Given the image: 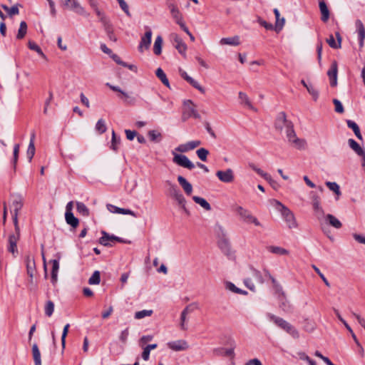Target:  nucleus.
<instances>
[{
    "label": "nucleus",
    "mask_w": 365,
    "mask_h": 365,
    "mask_svg": "<svg viewBox=\"0 0 365 365\" xmlns=\"http://www.w3.org/2000/svg\"><path fill=\"white\" fill-rule=\"evenodd\" d=\"M267 250L270 252L279 255H287L289 254V251L287 250L277 246H269L267 247Z\"/></svg>",
    "instance_id": "43"
},
{
    "label": "nucleus",
    "mask_w": 365,
    "mask_h": 365,
    "mask_svg": "<svg viewBox=\"0 0 365 365\" xmlns=\"http://www.w3.org/2000/svg\"><path fill=\"white\" fill-rule=\"evenodd\" d=\"M174 46L178 51V52L185 56V51L187 50V46L183 42L182 39L177 34H173Z\"/></svg>",
    "instance_id": "18"
},
{
    "label": "nucleus",
    "mask_w": 365,
    "mask_h": 365,
    "mask_svg": "<svg viewBox=\"0 0 365 365\" xmlns=\"http://www.w3.org/2000/svg\"><path fill=\"white\" fill-rule=\"evenodd\" d=\"M95 7V11L96 13V15L99 18V21L101 22L103 26L110 23V20L108 19V17L104 14V13L101 12L98 8Z\"/></svg>",
    "instance_id": "51"
},
{
    "label": "nucleus",
    "mask_w": 365,
    "mask_h": 365,
    "mask_svg": "<svg viewBox=\"0 0 365 365\" xmlns=\"http://www.w3.org/2000/svg\"><path fill=\"white\" fill-rule=\"evenodd\" d=\"M219 247L220 250L229 257L232 256V252L230 248L229 242L224 239L219 242Z\"/></svg>",
    "instance_id": "29"
},
{
    "label": "nucleus",
    "mask_w": 365,
    "mask_h": 365,
    "mask_svg": "<svg viewBox=\"0 0 365 365\" xmlns=\"http://www.w3.org/2000/svg\"><path fill=\"white\" fill-rule=\"evenodd\" d=\"M54 311V304L51 301H48L45 306V314L48 317H51Z\"/></svg>",
    "instance_id": "57"
},
{
    "label": "nucleus",
    "mask_w": 365,
    "mask_h": 365,
    "mask_svg": "<svg viewBox=\"0 0 365 365\" xmlns=\"http://www.w3.org/2000/svg\"><path fill=\"white\" fill-rule=\"evenodd\" d=\"M249 166L250 168H252V170L255 171L258 175H259L261 177H262L264 180L269 179V178L268 177V173L264 172L262 169L257 168L253 163H250Z\"/></svg>",
    "instance_id": "54"
},
{
    "label": "nucleus",
    "mask_w": 365,
    "mask_h": 365,
    "mask_svg": "<svg viewBox=\"0 0 365 365\" xmlns=\"http://www.w3.org/2000/svg\"><path fill=\"white\" fill-rule=\"evenodd\" d=\"M198 309V305L196 302H193L187 305L181 312L180 315V327L181 329L185 330L187 328L185 327V322L186 320V316L188 313L192 312L195 309Z\"/></svg>",
    "instance_id": "15"
},
{
    "label": "nucleus",
    "mask_w": 365,
    "mask_h": 365,
    "mask_svg": "<svg viewBox=\"0 0 365 365\" xmlns=\"http://www.w3.org/2000/svg\"><path fill=\"white\" fill-rule=\"evenodd\" d=\"M120 142V138H117L114 130L112 131V140H111V145L110 148L112 150L116 151L118 149V144Z\"/></svg>",
    "instance_id": "61"
},
{
    "label": "nucleus",
    "mask_w": 365,
    "mask_h": 365,
    "mask_svg": "<svg viewBox=\"0 0 365 365\" xmlns=\"http://www.w3.org/2000/svg\"><path fill=\"white\" fill-rule=\"evenodd\" d=\"M221 45H229V46H239L240 44V40L239 36H234L232 37L222 38L220 41Z\"/></svg>",
    "instance_id": "27"
},
{
    "label": "nucleus",
    "mask_w": 365,
    "mask_h": 365,
    "mask_svg": "<svg viewBox=\"0 0 365 365\" xmlns=\"http://www.w3.org/2000/svg\"><path fill=\"white\" fill-rule=\"evenodd\" d=\"M26 265L27 274L30 278H34L36 271V263L34 258L30 255L26 257Z\"/></svg>",
    "instance_id": "20"
},
{
    "label": "nucleus",
    "mask_w": 365,
    "mask_h": 365,
    "mask_svg": "<svg viewBox=\"0 0 365 365\" xmlns=\"http://www.w3.org/2000/svg\"><path fill=\"white\" fill-rule=\"evenodd\" d=\"M274 206L281 212L289 228H296L297 226L294 214L289 209L282 205L279 201L274 200Z\"/></svg>",
    "instance_id": "2"
},
{
    "label": "nucleus",
    "mask_w": 365,
    "mask_h": 365,
    "mask_svg": "<svg viewBox=\"0 0 365 365\" xmlns=\"http://www.w3.org/2000/svg\"><path fill=\"white\" fill-rule=\"evenodd\" d=\"M28 46L31 50L35 51L42 58H46V56L43 53L41 48L34 41H29Z\"/></svg>",
    "instance_id": "48"
},
{
    "label": "nucleus",
    "mask_w": 365,
    "mask_h": 365,
    "mask_svg": "<svg viewBox=\"0 0 365 365\" xmlns=\"http://www.w3.org/2000/svg\"><path fill=\"white\" fill-rule=\"evenodd\" d=\"M76 209H77V211L78 212L83 215V216H88L89 215V210L88 208L86 206V205L83 202H76Z\"/></svg>",
    "instance_id": "46"
},
{
    "label": "nucleus",
    "mask_w": 365,
    "mask_h": 365,
    "mask_svg": "<svg viewBox=\"0 0 365 365\" xmlns=\"http://www.w3.org/2000/svg\"><path fill=\"white\" fill-rule=\"evenodd\" d=\"M11 214H12V219L14 225H19L18 222V215L19 211L21 210V209L23 207V198L21 196L19 195H12L11 196Z\"/></svg>",
    "instance_id": "5"
},
{
    "label": "nucleus",
    "mask_w": 365,
    "mask_h": 365,
    "mask_svg": "<svg viewBox=\"0 0 365 365\" xmlns=\"http://www.w3.org/2000/svg\"><path fill=\"white\" fill-rule=\"evenodd\" d=\"M356 27L357 29L358 35H359V46L362 48L364 46V41L365 38V29L364 24L361 20H356Z\"/></svg>",
    "instance_id": "23"
},
{
    "label": "nucleus",
    "mask_w": 365,
    "mask_h": 365,
    "mask_svg": "<svg viewBox=\"0 0 365 365\" xmlns=\"http://www.w3.org/2000/svg\"><path fill=\"white\" fill-rule=\"evenodd\" d=\"M1 7L8 13L9 16L11 17L19 14V13L18 5H14L9 8V6L3 4L1 5Z\"/></svg>",
    "instance_id": "50"
},
{
    "label": "nucleus",
    "mask_w": 365,
    "mask_h": 365,
    "mask_svg": "<svg viewBox=\"0 0 365 365\" xmlns=\"http://www.w3.org/2000/svg\"><path fill=\"white\" fill-rule=\"evenodd\" d=\"M163 38L158 36L155 40L153 46V52L155 55H160L162 52Z\"/></svg>",
    "instance_id": "42"
},
{
    "label": "nucleus",
    "mask_w": 365,
    "mask_h": 365,
    "mask_svg": "<svg viewBox=\"0 0 365 365\" xmlns=\"http://www.w3.org/2000/svg\"><path fill=\"white\" fill-rule=\"evenodd\" d=\"M146 32L145 35L141 38L139 46L138 51L140 53H143L145 50H148L150 48L151 43V38H152V31L150 28L146 27Z\"/></svg>",
    "instance_id": "11"
},
{
    "label": "nucleus",
    "mask_w": 365,
    "mask_h": 365,
    "mask_svg": "<svg viewBox=\"0 0 365 365\" xmlns=\"http://www.w3.org/2000/svg\"><path fill=\"white\" fill-rule=\"evenodd\" d=\"M348 144L349 147L358 155H364V150L359 145V144L356 142L354 139H349Z\"/></svg>",
    "instance_id": "30"
},
{
    "label": "nucleus",
    "mask_w": 365,
    "mask_h": 365,
    "mask_svg": "<svg viewBox=\"0 0 365 365\" xmlns=\"http://www.w3.org/2000/svg\"><path fill=\"white\" fill-rule=\"evenodd\" d=\"M307 90L309 92V93L312 96L313 99L314 101H317L319 97V92L315 87L312 85L309 84V86H307Z\"/></svg>",
    "instance_id": "58"
},
{
    "label": "nucleus",
    "mask_w": 365,
    "mask_h": 365,
    "mask_svg": "<svg viewBox=\"0 0 365 365\" xmlns=\"http://www.w3.org/2000/svg\"><path fill=\"white\" fill-rule=\"evenodd\" d=\"M153 314V310H141L135 313V318L136 319H141L145 317H150Z\"/></svg>",
    "instance_id": "55"
},
{
    "label": "nucleus",
    "mask_w": 365,
    "mask_h": 365,
    "mask_svg": "<svg viewBox=\"0 0 365 365\" xmlns=\"http://www.w3.org/2000/svg\"><path fill=\"white\" fill-rule=\"evenodd\" d=\"M268 319L274 322L277 327L281 328L282 329H284V328L289 325V322L284 320V319L277 317L272 314L268 313L267 314Z\"/></svg>",
    "instance_id": "22"
},
{
    "label": "nucleus",
    "mask_w": 365,
    "mask_h": 365,
    "mask_svg": "<svg viewBox=\"0 0 365 365\" xmlns=\"http://www.w3.org/2000/svg\"><path fill=\"white\" fill-rule=\"evenodd\" d=\"M327 42L329 46L332 48H341V45L335 41V39L332 34H330L329 38L327 39Z\"/></svg>",
    "instance_id": "63"
},
{
    "label": "nucleus",
    "mask_w": 365,
    "mask_h": 365,
    "mask_svg": "<svg viewBox=\"0 0 365 365\" xmlns=\"http://www.w3.org/2000/svg\"><path fill=\"white\" fill-rule=\"evenodd\" d=\"M148 135L150 140L153 142H159L162 139V135L160 132L155 130H149Z\"/></svg>",
    "instance_id": "47"
},
{
    "label": "nucleus",
    "mask_w": 365,
    "mask_h": 365,
    "mask_svg": "<svg viewBox=\"0 0 365 365\" xmlns=\"http://www.w3.org/2000/svg\"><path fill=\"white\" fill-rule=\"evenodd\" d=\"M216 175L219 180L223 182H232L234 180V174L232 169L228 168L226 170H218Z\"/></svg>",
    "instance_id": "16"
},
{
    "label": "nucleus",
    "mask_w": 365,
    "mask_h": 365,
    "mask_svg": "<svg viewBox=\"0 0 365 365\" xmlns=\"http://www.w3.org/2000/svg\"><path fill=\"white\" fill-rule=\"evenodd\" d=\"M346 124L349 128L353 130L354 134L359 140H363L362 135L360 132L359 127L355 122H354L353 120H347Z\"/></svg>",
    "instance_id": "34"
},
{
    "label": "nucleus",
    "mask_w": 365,
    "mask_h": 365,
    "mask_svg": "<svg viewBox=\"0 0 365 365\" xmlns=\"http://www.w3.org/2000/svg\"><path fill=\"white\" fill-rule=\"evenodd\" d=\"M201 145L200 140H192L189 141L186 143L180 144L178 147H176L173 150L175 152H179L180 153H187L190 150H192L199 145Z\"/></svg>",
    "instance_id": "12"
},
{
    "label": "nucleus",
    "mask_w": 365,
    "mask_h": 365,
    "mask_svg": "<svg viewBox=\"0 0 365 365\" xmlns=\"http://www.w3.org/2000/svg\"><path fill=\"white\" fill-rule=\"evenodd\" d=\"M108 209L113 212L118 213V214H123V215H130L135 217H137L136 214L129 209H124V208H120L115 205H107Z\"/></svg>",
    "instance_id": "26"
},
{
    "label": "nucleus",
    "mask_w": 365,
    "mask_h": 365,
    "mask_svg": "<svg viewBox=\"0 0 365 365\" xmlns=\"http://www.w3.org/2000/svg\"><path fill=\"white\" fill-rule=\"evenodd\" d=\"M70 327V324H67L64 326L62 336H61V345H62V351H63L66 347V338L68 332V329Z\"/></svg>",
    "instance_id": "59"
},
{
    "label": "nucleus",
    "mask_w": 365,
    "mask_h": 365,
    "mask_svg": "<svg viewBox=\"0 0 365 365\" xmlns=\"http://www.w3.org/2000/svg\"><path fill=\"white\" fill-rule=\"evenodd\" d=\"M276 291L279 294V307L286 312H289L292 310V305L289 302L287 299L285 297V294L282 290V288L280 285H277L276 287Z\"/></svg>",
    "instance_id": "10"
},
{
    "label": "nucleus",
    "mask_w": 365,
    "mask_h": 365,
    "mask_svg": "<svg viewBox=\"0 0 365 365\" xmlns=\"http://www.w3.org/2000/svg\"><path fill=\"white\" fill-rule=\"evenodd\" d=\"M337 73H338V66L336 61H333L329 69L327 71V76L329 78L330 86L331 87H335L337 85Z\"/></svg>",
    "instance_id": "14"
},
{
    "label": "nucleus",
    "mask_w": 365,
    "mask_h": 365,
    "mask_svg": "<svg viewBox=\"0 0 365 365\" xmlns=\"http://www.w3.org/2000/svg\"><path fill=\"white\" fill-rule=\"evenodd\" d=\"M333 103L335 106V111L339 113H343L344 112V107L338 99L334 98L333 100Z\"/></svg>",
    "instance_id": "64"
},
{
    "label": "nucleus",
    "mask_w": 365,
    "mask_h": 365,
    "mask_svg": "<svg viewBox=\"0 0 365 365\" xmlns=\"http://www.w3.org/2000/svg\"><path fill=\"white\" fill-rule=\"evenodd\" d=\"M225 287L227 289L230 290L232 292L246 295L247 294V292L242 290L238 287H237L232 282H227L225 284Z\"/></svg>",
    "instance_id": "37"
},
{
    "label": "nucleus",
    "mask_w": 365,
    "mask_h": 365,
    "mask_svg": "<svg viewBox=\"0 0 365 365\" xmlns=\"http://www.w3.org/2000/svg\"><path fill=\"white\" fill-rule=\"evenodd\" d=\"M19 149L20 146L19 144H16L14 146V151H13V159L11 160V165L14 170V172H16V165L19 159Z\"/></svg>",
    "instance_id": "40"
},
{
    "label": "nucleus",
    "mask_w": 365,
    "mask_h": 365,
    "mask_svg": "<svg viewBox=\"0 0 365 365\" xmlns=\"http://www.w3.org/2000/svg\"><path fill=\"white\" fill-rule=\"evenodd\" d=\"M35 145L34 143H31L29 144L28 149H27V158L29 159V161L31 162L32 160V158H34L35 155Z\"/></svg>",
    "instance_id": "62"
},
{
    "label": "nucleus",
    "mask_w": 365,
    "mask_h": 365,
    "mask_svg": "<svg viewBox=\"0 0 365 365\" xmlns=\"http://www.w3.org/2000/svg\"><path fill=\"white\" fill-rule=\"evenodd\" d=\"M155 75L167 88H170V83L166 76V74L161 68H157Z\"/></svg>",
    "instance_id": "33"
},
{
    "label": "nucleus",
    "mask_w": 365,
    "mask_h": 365,
    "mask_svg": "<svg viewBox=\"0 0 365 365\" xmlns=\"http://www.w3.org/2000/svg\"><path fill=\"white\" fill-rule=\"evenodd\" d=\"M196 154L202 161L205 162L207 161V155H209V151L204 148H201L196 151Z\"/></svg>",
    "instance_id": "52"
},
{
    "label": "nucleus",
    "mask_w": 365,
    "mask_h": 365,
    "mask_svg": "<svg viewBox=\"0 0 365 365\" xmlns=\"http://www.w3.org/2000/svg\"><path fill=\"white\" fill-rule=\"evenodd\" d=\"M284 331L292 336L294 339H299V333L298 330L290 323L284 328Z\"/></svg>",
    "instance_id": "45"
},
{
    "label": "nucleus",
    "mask_w": 365,
    "mask_h": 365,
    "mask_svg": "<svg viewBox=\"0 0 365 365\" xmlns=\"http://www.w3.org/2000/svg\"><path fill=\"white\" fill-rule=\"evenodd\" d=\"M273 11L276 17L275 29L277 31H279L282 29L285 22V19L284 18L280 19L279 11L277 9H274Z\"/></svg>",
    "instance_id": "39"
},
{
    "label": "nucleus",
    "mask_w": 365,
    "mask_h": 365,
    "mask_svg": "<svg viewBox=\"0 0 365 365\" xmlns=\"http://www.w3.org/2000/svg\"><path fill=\"white\" fill-rule=\"evenodd\" d=\"M62 4L66 6L68 9H70L74 11L78 14L88 16V14L85 11V9L81 6V4L77 1V0H61Z\"/></svg>",
    "instance_id": "9"
},
{
    "label": "nucleus",
    "mask_w": 365,
    "mask_h": 365,
    "mask_svg": "<svg viewBox=\"0 0 365 365\" xmlns=\"http://www.w3.org/2000/svg\"><path fill=\"white\" fill-rule=\"evenodd\" d=\"M65 219L67 224L72 227L76 228L78 226L79 220L73 215V213H65Z\"/></svg>",
    "instance_id": "32"
},
{
    "label": "nucleus",
    "mask_w": 365,
    "mask_h": 365,
    "mask_svg": "<svg viewBox=\"0 0 365 365\" xmlns=\"http://www.w3.org/2000/svg\"><path fill=\"white\" fill-rule=\"evenodd\" d=\"M27 32V24L26 21H23L20 23V26L16 35L17 39H22L24 38Z\"/></svg>",
    "instance_id": "44"
},
{
    "label": "nucleus",
    "mask_w": 365,
    "mask_h": 365,
    "mask_svg": "<svg viewBox=\"0 0 365 365\" xmlns=\"http://www.w3.org/2000/svg\"><path fill=\"white\" fill-rule=\"evenodd\" d=\"M275 129L280 133L285 129L286 137L288 143L298 150H304L307 148V141L305 139L299 138L297 136L294 129V125L292 121L287 119L284 112H280L274 123Z\"/></svg>",
    "instance_id": "1"
},
{
    "label": "nucleus",
    "mask_w": 365,
    "mask_h": 365,
    "mask_svg": "<svg viewBox=\"0 0 365 365\" xmlns=\"http://www.w3.org/2000/svg\"><path fill=\"white\" fill-rule=\"evenodd\" d=\"M103 26L104 28V30H105L108 38L110 41L115 42L117 41V38L114 34L113 28V25L111 24V23L110 22Z\"/></svg>",
    "instance_id": "38"
},
{
    "label": "nucleus",
    "mask_w": 365,
    "mask_h": 365,
    "mask_svg": "<svg viewBox=\"0 0 365 365\" xmlns=\"http://www.w3.org/2000/svg\"><path fill=\"white\" fill-rule=\"evenodd\" d=\"M167 346L175 351H184L188 348L187 341L182 339L170 341L167 344Z\"/></svg>",
    "instance_id": "17"
},
{
    "label": "nucleus",
    "mask_w": 365,
    "mask_h": 365,
    "mask_svg": "<svg viewBox=\"0 0 365 365\" xmlns=\"http://www.w3.org/2000/svg\"><path fill=\"white\" fill-rule=\"evenodd\" d=\"M268 319L274 322L277 327L281 328L282 329H284V328L289 325V322L284 320V319L277 317L272 314L268 313L267 314Z\"/></svg>",
    "instance_id": "21"
},
{
    "label": "nucleus",
    "mask_w": 365,
    "mask_h": 365,
    "mask_svg": "<svg viewBox=\"0 0 365 365\" xmlns=\"http://www.w3.org/2000/svg\"><path fill=\"white\" fill-rule=\"evenodd\" d=\"M170 14L176 24H178L182 30H185V24L183 21L182 15L179 9Z\"/></svg>",
    "instance_id": "28"
},
{
    "label": "nucleus",
    "mask_w": 365,
    "mask_h": 365,
    "mask_svg": "<svg viewBox=\"0 0 365 365\" xmlns=\"http://www.w3.org/2000/svg\"><path fill=\"white\" fill-rule=\"evenodd\" d=\"M185 108L182 114V120L186 121L190 117L196 119L200 118V115L196 110V106L193 104L191 100H186L184 101Z\"/></svg>",
    "instance_id": "4"
},
{
    "label": "nucleus",
    "mask_w": 365,
    "mask_h": 365,
    "mask_svg": "<svg viewBox=\"0 0 365 365\" xmlns=\"http://www.w3.org/2000/svg\"><path fill=\"white\" fill-rule=\"evenodd\" d=\"M215 352H216L217 354L225 355V356H234L233 349H218L215 350Z\"/></svg>",
    "instance_id": "60"
},
{
    "label": "nucleus",
    "mask_w": 365,
    "mask_h": 365,
    "mask_svg": "<svg viewBox=\"0 0 365 365\" xmlns=\"http://www.w3.org/2000/svg\"><path fill=\"white\" fill-rule=\"evenodd\" d=\"M325 217L327 222L334 227V228L339 229L341 227V222L334 215L331 214H327Z\"/></svg>",
    "instance_id": "31"
},
{
    "label": "nucleus",
    "mask_w": 365,
    "mask_h": 365,
    "mask_svg": "<svg viewBox=\"0 0 365 365\" xmlns=\"http://www.w3.org/2000/svg\"><path fill=\"white\" fill-rule=\"evenodd\" d=\"M238 95L239 99L240 100V103L242 104H244L252 110H255L251 101H250V98L245 93L240 91Z\"/></svg>",
    "instance_id": "41"
},
{
    "label": "nucleus",
    "mask_w": 365,
    "mask_h": 365,
    "mask_svg": "<svg viewBox=\"0 0 365 365\" xmlns=\"http://www.w3.org/2000/svg\"><path fill=\"white\" fill-rule=\"evenodd\" d=\"M15 228V232L9 235L8 239V247L7 250L12 254L14 257H16L18 254L17 242L20 238V227L19 225H14Z\"/></svg>",
    "instance_id": "3"
},
{
    "label": "nucleus",
    "mask_w": 365,
    "mask_h": 365,
    "mask_svg": "<svg viewBox=\"0 0 365 365\" xmlns=\"http://www.w3.org/2000/svg\"><path fill=\"white\" fill-rule=\"evenodd\" d=\"M235 211L241 220L245 222L253 223L256 226H261V223L259 222L257 217L253 216L248 210L238 205L236 207Z\"/></svg>",
    "instance_id": "6"
},
{
    "label": "nucleus",
    "mask_w": 365,
    "mask_h": 365,
    "mask_svg": "<svg viewBox=\"0 0 365 365\" xmlns=\"http://www.w3.org/2000/svg\"><path fill=\"white\" fill-rule=\"evenodd\" d=\"M171 153L173 155V162L175 164L188 170H192L195 168L194 163H192L186 155L178 154L175 153V150H172Z\"/></svg>",
    "instance_id": "7"
},
{
    "label": "nucleus",
    "mask_w": 365,
    "mask_h": 365,
    "mask_svg": "<svg viewBox=\"0 0 365 365\" xmlns=\"http://www.w3.org/2000/svg\"><path fill=\"white\" fill-rule=\"evenodd\" d=\"M326 185L328 187V188L330 190L333 191L338 197L341 195V192L340 191V187L336 182H327Z\"/></svg>",
    "instance_id": "49"
},
{
    "label": "nucleus",
    "mask_w": 365,
    "mask_h": 365,
    "mask_svg": "<svg viewBox=\"0 0 365 365\" xmlns=\"http://www.w3.org/2000/svg\"><path fill=\"white\" fill-rule=\"evenodd\" d=\"M166 183L168 185V194L170 197L175 200L178 204H183L185 198L178 187L170 181H167Z\"/></svg>",
    "instance_id": "8"
},
{
    "label": "nucleus",
    "mask_w": 365,
    "mask_h": 365,
    "mask_svg": "<svg viewBox=\"0 0 365 365\" xmlns=\"http://www.w3.org/2000/svg\"><path fill=\"white\" fill-rule=\"evenodd\" d=\"M178 181L187 195L192 192V185L182 176L178 177Z\"/></svg>",
    "instance_id": "24"
},
{
    "label": "nucleus",
    "mask_w": 365,
    "mask_h": 365,
    "mask_svg": "<svg viewBox=\"0 0 365 365\" xmlns=\"http://www.w3.org/2000/svg\"><path fill=\"white\" fill-rule=\"evenodd\" d=\"M312 204L317 218L321 220L324 216V211L320 205V198L317 195L312 196Z\"/></svg>",
    "instance_id": "13"
},
{
    "label": "nucleus",
    "mask_w": 365,
    "mask_h": 365,
    "mask_svg": "<svg viewBox=\"0 0 365 365\" xmlns=\"http://www.w3.org/2000/svg\"><path fill=\"white\" fill-rule=\"evenodd\" d=\"M32 354L35 365H41V353L36 344L32 346Z\"/></svg>",
    "instance_id": "35"
},
{
    "label": "nucleus",
    "mask_w": 365,
    "mask_h": 365,
    "mask_svg": "<svg viewBox=\"0 0 365 365\" xmlns=\"http://www.w3.org/2000/svg\"><path fill=\"white\" fill-rule=\"evenodd\" d=\"M101 282V274L99 271H95L88 279L90 284H98Z\"/></svg>",
    "instance_id": "53"
},
{
    "label": "nucleus",
    "mask_w": 365,
    "mask_h": 365,
    "mask_svg": "<svg viewBox=\"0 0 365 365\" xmlns=\"http://www.w3.org/2000/svg\"><path fill=\"white\" fill-rule=\"evenodd\" d=\"M319 10H320V12L322 14L321 20L325 23L329 19V16H330L329 10L325 1L323 0L319 1Z\"/></svg>",
    "instance_id": "25"
},
{
    "label": "nucleus",
    "mask_w": 365,
    "mask_h": 365,
    "mask_svg": "<svg viewBox=\"0 0 365 365\" xmlns=\"http://www.w3.org/2000/svg\"><path fill=\"white\" fill-rule=\"evenodd\" d=\"M102 237L99 239V243L105 247H112V242H115V235H109L106 231H101Z\"/></svg>",
    "instance_id": "19"
},
{
    "label": "nucleus",
    "mask_w": 365,
    "mask_h": 365,
    "mask_svg": "<svg viewBox=\"0 0 365 365\" xmlns=\"http://www.w3.org/2000/svg\"><path fill=\"white\" fill-rule=\"evenodd\" d=\"M192 200L195 202L200 205L205 210L210 211L211 210L210 205L207 202L205 199L198 196H193Z\"/></svg>",
    "instance_id": "36"
},
{
    "label": "nucleus",
    "mask_w": 365,
    "mask_h": 365,
    "mask_svg": "<svg viewBox=\"0 0 365 365\" xmlns=\"http://www.w3.org/2000/svg\"><path fill=\"white\" fill-rule=\"evenodd\" d=\"M96 130L100 134H103L106 131V125L103 119H99L96 125Z\"/></svg>",
    "instance_id": "56"
}]
</instances>
